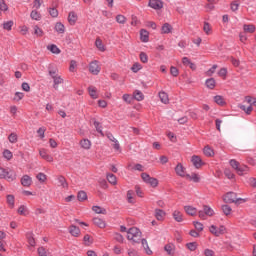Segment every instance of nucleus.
<instances>
[{"instance_id":"63","label":"nucleus","mask_w":256,"mask_h":256,"mask_svg":"<svg viewBox=\"0 0 256 256\" xmlns=\"http://www.w3.org/2000/svg\"><path fill=\"white\" fill-rule=\"evenodd\" d=\"M28 239V244L30 245V247H35L36 243H35V238L33 237V235L29 234L27 236Z\"/></svg>"},{"instance_id":"1","label":"nucleus","mask_w":256,"mask_h":256,"mask_svg":"<svg viewBox=\"0 0 256 256\" xmlns=\"http://www.w3.org/2000/svg\"><path fill=\"white\" fill-rule=\"evenodd\" d=\"M48 73L50 77L53 79V89H55V91H58L59 85H63V83H65V80L63 79V77L59 75V69L56 68L55 65L50 64L48 66Z\"/></svg>"},{"instance_id":"14","label":"nucleus","mask_w":256,"mask_h":256,"mask_svg":"<svg viewBox=\"0 0 256 256\" xmlns=\"http://www.w3.org/2000/svg\"><path fill=\"white\" fill-rule=\"evenodd\" d=\"M88 93L92 99H99V94L97 93V87L89 86Z\"/></svg>"},{"instance_id":"22","label":"nucleus","mask_w":256,"mask_h":256,"mask_svg":"<svg viewBox=\"0 0 256 256\" xmlns=\"http://www.w3.org/2000/svg\"><path fill=\"white\" fill-rule=\"evenodd\" d=\"M221 210L226 217H229V215H231V213H233V208H231V206H229L227 204L222 205Z\"/></svg>"},{"instance_id":"55","label":"nucleus","mask_w":256,"mask_h":256,"mask_svg":"<svg viewBox=\"0 0 256 256\" xmlns=\"http://www.w3.org/2000/svg\"><path fill=\"white\" fill-rule=\"evenodd\" d=\"M48 12L49 15H51L54 19H56V17H59V11L56 8H49Z\"/></svg>"},{"instance_id":"45","label":"nucleus","mask_w":256,"mask_h":256,"mask_svg":"<svg viewBox=\"0 0 256 256\" xmlns=\"http://www.w3.org/2000/svg\"><path fill=\"white\" fill-rule=\"evenodd\" d=\"M92 211H94V213H97L98 215H105L106 213V210L101 208L100 206H93Z\"/></svg>"},{"instance_id":"52","label":"nucleus","mask_w":256,"mask_h":256,"mask_svg":"<svg viewBox=\"0 0 256 256\" xmlns=\"http://www.w3.org/2000/svg\"><path fill=\"white\" fill-rule=\"evenodd\" d=\"M38 255L39 256H51V254L47 251V249L43 247L38 248Z\"/></svg>"},{"instance_id":"3","label":"nucleus","mask_w":256,"mask_h":256,"mask_svg":"<svg viewBox=\"0 0 256 256\" xmlns=\"http://www.w3.org/2000/svg\"><path fill=\"white\" fill-rule=\"evenodd\" d=\"M230 166L235 169L238 175H247V173H249L247 165H241L235 159L230 160Z\"/></svg>"},{"instance_id":"7","label":"nucleus","mask_w":256,"mask_h":256,"mask_svg":"<svg viewBox=\"0 0 256 256\" xmlns=\"http://www.w3.org/2000/svg\"><path fill=\"white\" fill-rule=\"evenodd\" d=\"M39 155H40L41 159H44V161H47V163H53V161H54L51 154H49V152H47V150L44 148L39 149Z\"/></svg>"},{"instance_id":"28","label":"nucleus","mask_w":256,"mask_h":256,"mask_svg":"<svg viewBox=\"0 0 256 256\" xmlns=\"http://www.w3.org/2000/svg\"><path fill=\"white\" fill-rule=\"evenodd\" d=\"M239 108L242 111H244V113H246V115H251V113L253 112V106H251V105L242 104L239 106Z\"/></svg>"},{"instance_id":"5","label":"nucleus","mask_w":256,"mask_h":256,"mask_svg":"<svg viewBox=\"0 0 256 256\" xmlns=\"http://www.w3.org/2000/svg\"><path fill=\"white\" fill-rule=\"evenodd\" d=\"M89 71L92 73V75H97L98 73H101V64H99V61L94 60L90 62Z\"/></svg>"},{"instance_id":"18","label":"nucleus","mask_w":256,"mask_h":256,"mask_svg":"<svg viewBox=\"0 0 256 256\" xmlns=\"http://www.w3.org/2000/svg\"><path fill=\"white\" fill-rule=\"evenodd\" d=\"M17 178V176L15 175V172H13L10 169H7V173L5 174L4 179H6V181H15V179Z\"/></svg>"},{"instance_id":"37","label":"nucleus","mask_w":256,"mask_h":256,"mask_svg":"<svg viewBox=\"0 0 256 256\" xmlns=\"http://www.w3.org/2000/svg\"><path fill=\"white\" fill-rule=\"evenodd\" d=\"M47 49L48 51H51V53H54L55 55H59V53H61V50L55 44L47 46Z\"/></svg>"},{"instance_id":"51","label":"nucleus","mask_w":256,"mask_h":256,"mask_svg":"<svg viewBox=\"0 0 256 256\" xmlns=\"http://www.w3.org/2000/svg\"><path fill=\"white\" fill-rule=\"evenodd\" d=\"M3 157L7 159V161H11V159H13V153L10 150H4Z\"/></svg>"},{"instance_id":"24","label":"nucleus","mask_w":256,"mask_h":256,"mask_svg":"<svg viewBox=\"0 0 256 256\" xmlns=\"http://www.w3.org/2000/svg\"><path fill=\"white\" fill-rule=\"evenodd\" d=\"M165 211L161 210V209H156L155 210V217L157 219V221H163L165 219Z\"/></svg>"},{"instance_id":"20","label":"nucleus","mask_w":256,"mask_h":256,"mask_svg":"<svg viewBox=\"0 0 256 256\" xmlns=\"http://www.w3.org/2000/svg\"><path fill=\"white\" fill-rule=\"evenodd\" d=\"M186 179L193 181L194 183H199V181H201V177L197 173H192L191 175L187 174Z\"/></svg>"},{"instance_id":"30","label":"nucleus","mask_w":256,"mask_h":256,"mask_svg":"<svg viewBox=\"0 0 256 256\" xmlns=\"http://www.w3.org/2000/svg\"><path fill=\"white\" fill-rule=\"evenodd\" d=\"M203 209L207 217H213V215H215V210H213V208H211L210 206L204 205Z\"/></svg>"},{"instance_id":"15","label":"nucleus","mask_w":256,"mask_h":256,"mask_svg":"<svg viewBox=\"0 0 256 256\" xmlns=\"http://www.w3.org/2000/svg\"><path fill=\"white\" fill-rule=\"evenodd\" d=\"M69 233L72 235V237H79V235H81V230L79 227L72 225L69 228Z\"/></svg>"},{"instance_id":"54","label":"nucleus","mask_w":256,"mask_h":256,"mask_svg":"<svg viewBox=\"0 0 256 256\" xmlns=\"http://www.w3.org/2000/svg\"><path fill=\"white\" fill-rule=\"evenodd\" d=\"M7 203L11 208L15 207V197L13 195H8Z\"/></svg>"},{"instance_id":"39","label":"nucleus","mask_w":256,"mask_h":256,"mask_svg":"<svg viewBox=\"0 0 256 256\" xmlns=\"http://www.w3.org/2000/svg\"><path fill=\"white\" fill-rule=\"evenodd\" d=\"M107 181L111 185H117V177L114 174H107Z\"/></svg>"},{"instance_id":"35","label":"nucleus","mask_w":256,"mask_h":256,"mask_svg":"<svg viewBox=\"0 0 256 256\" xmlns=\"http://www.w3.org/2000/svg\"><path fill=\"white\" fill-rule=\"evenodd\" d=\"M95 46L98 50H100L102 53L105 51V45L103 44V41L101 38H97L95 41Z\"/></svg>"},{"instance_id":"36","label":"nucleus","mask_w":256,"mask_h":256,"mask_svg":"<svg viewBox=\"0 0 256 256\" xmlns=\"http://www.w3.org/2000/svg\"><path fill=\"white\" fill-rule=\"evenodd\" d=\"M164 250L166 251V253H168L169 255H175V245L173 244H167L164 247Z\"/></svg>"},{"instance_id":"29","label":"nucleus","mask_w":256,"mask_h":256,"mask_svg":"<svg viewBox=\"0 0 256 256\" xmlns=\"http://www.w3.org/2000/svg\"><path fill=\"white\" fill-rule=\"evenodd\" d=\"M54 29L56 33H59V34L65 33V25H63V23L61 22H57L54 26Z\"/></svg>"},{"instance_id":"47","label":"nucleus","mask_w":256,"mask_h":256,"mask_svg":"<svg viewBox=\"0 0 256 256\" xmlns=\"http://www.w3.org/2000/svg\"><path fill=\"white\" fill-rule=\"evenodd\" d=\"M36 179H38L40 183H45V181H47V175H45L43 172H40L36 175Z\"/></svg>"},{"instance_id":"58","label":"nucleus","mask_w":256,"mask_h":256,"mask_svg":"<svg viewBox=\"0 0 256 256\" xmlns=\"http://www.w3.org/2000/svg\"><path fill=\"white\" fill-rule=\"evenodd\" d=\"M13 27V21H7L3 23V29H5L6 31H11Z\"/></svg>"},{"instance_id":"25","label":"nucleus","mask_w":256,"mask_h":256,"mask_svg":"<svg viewBox=\"0 0 256 256\" xmlns=\"http://www.w3.org/2000/svg\"><path fill=\"white\" fill-rule=\"evenodd\" d=\"M17 213H18V215H22L23 217H27V215H29V209L27 208V206L21 205L18 208Z\"/></svg>"},{"instance_id":"41","label":"nucleus","mask_w":256,"mask_h":256,"mask_svg":"<svg viewBox=\"0 0 256 256\" xmlns=\"http://www.w3.org/2000/svg\"><path fill=\"white\" fill-rule=\"evenodd\" d=\"M203 153L206 155V157H213V155H215V152L209 146L204 148Z\"/></svg>"},{"instance_id":"10","label":"nucleus","mask_w":256,"mask_h":256,"mask_svg":"<svg viewBox=\"0 0 256 256\" xmlns=\"http://www.w3.org/2000/svg\"><path fill=\"white\" fill-rule=\"evenodd\" d=\"M32 184L33 179L29 175H24L21 178V185H23V187H31Z\"/></svg>"},{"instance_id":"49","label":"nucleus","mask_w":256,"mask_h":256,"mask_svg":"<svg viewBox=\"0 0 256 256\" xmlns=\"http://www.w3.org/2000/svg\"><path fill=\"white\" fill-rule=\"evenodd\" d=\"M77 199L78 201H87V193L85 191L78 192Z\"/></svg>"},{"instance_id":"62","label":"nucleus","mask_w":256,"mask_h":256,"mask_svg":"<svg viewBox=\"0 0 256 256\" xmlns=\"http://www.w3.org/2000/svg\"><path fill=\"white\" fill-rule=\"evenodd\" d=\"M187 249L189 251H195L197 249V243L196 242H190L186 244Z\"/></svg>"},{"instance_id":"4","label":"nucleus","mask_w":256,"mask_h":256,"mask_svg":"<svg viewBox=\"0 0 256 256\" xmlns=\"http://www.w3.org/2000/svg\"><path fill=\"white\" fill-rule=\"evenodd\" d=\"M224 203H245L247 200L242 198H237V193L235 192H228L222 197Z\"/></svg>"},{"instance_id":"32","label":"nucleus","mask_w":256,"mask_h":256,"mask_svg":"<svg viewBox=\"0 0 256 256\" xmlns=\"http://www.w3.org/2000/svg\"><path fill=\"white\" fill-rule=\"evenodd\" d=\"M243 29L245 33H255V25L253 24H244Z\"/></svg>"},{"instance_id":"13","label":"nucleus","mask_w":256,"mask_h":256,"mask_svg":"<svg viewBox=\"0 0 256 256\" xmlns=\"http://www.w3.org/2000/svg\"><path fill=\"white\" fill-rule=\"evenodd\" d=\"M57 181H58V186L62 187V189H69V184L67 183V179H65V177L59 176L57 178Z\"/></svg>"},{"instance_id":"2","label":"nucleus","mask_w":256,"mask_h":256,"mask_svg":"<svg viewBox=\"0 0 256 256\" xmlns=\"http://www.w3.org/2000/svg\"><path fill=\"white\" fill-rule=\"evenodd\" d=\"M127 239L128 241H131V243H141L142 233L141 230L137 227H132L127 231Z\"/></svg>"},{"instance_id":"61","label":"nucleus","mask_w":256,"mask_h":256,"mask_svg":"<svg viewBox=\"0 0 256 256\" xmlns=\"http://www.w3.org/2000/svg\"><path fill=\"white\" fill-rule=\"evenodd\" d=\"M128 168L134 171H143V165L141 164L129 165Z\"/></svg>"},{"instance_id":"21","label":"nucleus","mask_w":256,"mask_h":256,"mask_svg":"<svg viewBox=\"0 0 256 256\" xmlns=\"http://www.w3.org/2000/svg\"><path fill=\"white\" fill-rule=\"evenodd\" d=\"M140 241H141L142 247L145 250V253L147 255H153V251H151V248H149V243L147 242V240L146 239H142Z\"/></svg>"},{"instance_id":"6","label":"nucleus","mask_w":256,"mask_h":256,"mask_svg":"<svg viewBox=\"0 0 256 256\" xmlns=\"http://www.w3.org/2000/svg\"><path fill=\"white\" fill-rule=\"evenodd\" d=\"M209 231L212 233V235H215V237H219L220 235H224L226 229L225 226H220L217 228V226L211 225Z\"/></svg>"},{"instance_id":"31","label":"nucleus","mask_w":256,"mask_h":256,"mask_svg":"<svg viewBox=\"0 0 256 256\" xmlns=\"http://www.w3.org/2000/svg\"><path fill=\"white\" fill-rule=\"evenodd\" d=\"M159 97L161 102L164 103V105L169 104V95H167L166 92H160Z\"/></svg>"},{"instance_id":"23","label":"nucleus","mask_w":256,"mask_h":256,"mask_svg":"<svg viewBox=\"0 0 256 256\" xmlns=\"http://www.w3.org/2000/svg\"><path fill=\"white\" fill-rule=\"evenodd\" d=\"M140 39L143 43L149 42V32L145 29L140 31Z\"/></svg>"},{"instance_id":"19","label":"nucleus","mask_w":256,"mask_h":256,"mask_svg":"<svg viewBox=\"0 0 256 256\" xmlns=\"http://www.w3.org/2000/svg\"><path fill=\"white\" fill-rule=\"evenodd\" d=\"M203 31L205 35H212L213 34V26L209 24V22L203 23Z\"/></svg>"},{"instance_id":"8","label":"nucleus","mask_w":256,"mask_h":256,"mask_svg":"<svg viewBox=\"0 0 256 256\" xmlns=\"http://www.w3.org/2000/svg\"><path fill=\"white\" fill-rule=\"evenodd\" d=\"M191 162L196 169H201V167H203V160L197 155L192 156Z\"/></svg>"},{"instance_id":"11","label":"nucleus","mask_w":256,"mask_h":256,"mask_svg":"<svg viewBox=\"0 0 256 256\" xmlns=\"http://www.w3.org/2000/svg\"><path fill=\"white\" fill-rule=\"evenodd\" d=\"M175 172L179 177H187V174L185 173V167H183V164L178 163L175 167Z\"/></svg>"},{"instance_id":"46","label":"nucleus","mask_w":256,"mask_h":256,"mask_svg":"<svg viewBox=\"0 0 256 256\" xmlns=\"http://www.w3.org/2000/svg\"><path fill=\"white\" fill-rule=\"evenodd\" d=\"M214 101L215 103H217V105H225V98H223V96L217 95L214 97Z\"/></svg>"},{"instance_id":"38","label":"nucleus","mask_w":256,"mask_h":256,"mask_svg":"<svg viewBox=\"0 0 256 256\" xmlns=\"http://www.w3.org/2000/svg\"><path fill=\"white\" fill-rule=\"evenodd\" d=\"M34 30V35H36V37H43V35H45V32L43 31V29L39 28V26L35 25L33 27Z\"/></svg>"},{"instance_id":"9","label":"nucleus","mask_w":256,"mask_h":256,"mask_svg":"<svg viewBox=\"0 0 256 256\" xmlns=\"http://www.w3.org/2000/svg\"><path fill=\"white\" fill-rule=\"evenodd\" d=\"M149 7L155 10L163 9V1L161 0H149Z\"/></svg>"},{"instance_id":"44","label":"nucleus","mask_w":256,"mask_h":256,"mask_svg":"<svg viewBox=\"0 0 256 256\" xmlns=\"http://www.w3.org/2000/svg\"><path fill=\"white\" fill-rule=\"evenodd\" d=\"M146 183L147 185H150V187H157V185H159V180H157L156 178L150 177Z\"/></svg>"},{"instance_id":"59","label":"nucleus","mask_w":256,"mask_h":256,"mask_svg":"<svg viewBox=\"0 0 256 256\" xmlns=\"http://www.w3.org/2000/svg\"><path fill=\"white\" fill-rule=\"evenodd\" d=\"M23 97H25V94H23L22 92H16L13 101L19 102L21 101V99H23Z\"/></svg>"},{"instance_id":"33","label":"nucleus","mask_w":256,"mask_h":256,"mask_svg":"<svg viewBox=\"0 0 256 256\" xmlns=\"http://www.w3.org/2000/svg\"><path fill=\"white\" fill-rule=\"evenodd\" d=\"M30 17L34 21H41V13H39L37 10H32L30 13Z\"/></svg>"},{"instance_id":"48","label":"nucleus","mask_w":256,"mask_h":256,"mask_svg":"<svg viewBox=\"0 0 256 256\" xmlns=\"http://www.w3.org/2000/svg\"><path fill=\"white\" fill-rule=\"evenodd\" d=\"M142 69L143 66L138 62L134 63L133 66L131 67V71H133V73H138V71H141Z\"/></svg>"},{"instance_id":"56","label":"nucleus","mask_w":256,"mask_h":256,"mask_svg":"<svg viewBox=\"0 0 256 256\" xmlns=\"http://www.w3.org/2000/svg\"><path fill=\"white\" fill-rule=\"evenodd\" d=\"M45 131H47V128H45V127H40L37 130V134L40 137V139H45Z\"/></svg>"},{"instance_id":"43","label":"nucleus","mask_w":256,"mask_h":256,"mask_svg":"<svg viewBox=\"0 0 256 256\" xmlns=\"http://www.w3.org/2000/svg\"><path fill=\"white\" fill-rule=\"evenodd\" d=\"M116 21L120 24V25H125L127 23V17L121 15V14H118L116 16Z\"/></svg>"},{"instance_id":"16","label":"nucleus","mask_w":256,"mask_h":256,"mask_svg":"<svg viewBox=\"0 0 256 256\" xmlns=\"http://www.w3.org/2000/svg\"><path fill=\"white\" fill-rule=\"evenodd\" d=\"M172 31H173V26H171V24H169V23L163 24V26L161 28L162 35H167V34L171 33Z\"/></svg>"},{"instance_id":"60","label":"nucleus","mask_w":256,"mask_h":256,"mask_svg":"<svg viewBox=\"0 0 256 256\" xmlns=\"http://www.w3.org/2000/svg\"><path fill=\"white\" fill-rule=\"evenodd\" d=\"M8 140H9L10 143H17V141H18V136H17V134L11 133V134L8 136Z\"/></svg>"},{"instance_id":"64","label":"nucleus","mask_w":256,"mask_h":256,"mask_svg":"<svg viewBox=\"0 0 256 256\" xmlns=\"http://www.w3.org/2000/svg\"><path fill=\"white\" fill-rule=\"evenodd\" d=\"M127 253H128V256H141L139 255V252L135 250V248H129Z\"/></svg>"},{"instance_id":"17","label":"nucleus","mask_w":256,"mask_h":256,"mask_svg":"<svg viewBox=\"0 0 256 256\" xmlns=\"http://www.w3.org/2000/svg\"><path fill=\"white\" fill-rule=\"evenodd\" d=\"M184 211L187 215H191V217H195V215H197V208L193 206H185Z\"/></svg>"},{"instance_id":"34","label":"nucleus","mask_w":256,"mask_h":256,"mask_svg":"<svg viewBox=\"0 0 256 256\" xmlns=\"http://www.w3.org/2000/svg\"><path fill=\"white\" fill-rule=\"evenodd\" d=\"M80 145H81L82 149H86V150L91 149V141H89V139L81 140Z\"/></svg>"},{"instance_id":"50","label":"nucleus","mask_w":256,"mask_h":256,"mask_svg":"<svg viewBox=\"0 0 256 256\" xmlns=\"http://www.w3.org/2000/svg\"><path fill=\"white\" fill-rule=\"evenodd\" d=\"M134 196H135V192H133V190H129L127 192V201H128V203H135V200L133 199Z\"/></svg>"},{"instance_id":"26","label":"nucleus","mask_w":256,"mask_h":256,"mask_svg":"<svg viewBox=\"0 0 256 256\" xmlns=\"http://www.w3.org/2000/svg\"><path fill=\"white\" fill-rule=\"evenodd\" d=\"M68 22L70 25H75L77 23V14L75 12H70L68 14Z\"/></svg>"},{"instance_id":"42","label":"nucleus","mask_w":256,"mask_h":256,"mask_svg":"<svg viewBox=\"0 0 256 256\" xmlns=\"http://www.w3.org/2000/svg\"><path fill=\"white\" fill-rule=\"evenodd\" d=\"M134 99H136V101H143V99H145V96L143 95V92L136 90L134 92Z\"/></svg>"},{"instance_id":"12","label":"nucleus","mask_w":256,"mask_h":256,"mask_svg":"<svg viewBox=\"0 0 256 256\" xmlns=\"http://www.w3.org/2000/svg\"><path fill=\"white\" fill-rule=\"evenodd\" d=\"M172 217L174 220L177 221V223H183V213H181V211L179 210H174L172 213Z\"/></svg>"},{"instance_id":"57","label":"nucleus","mask_w":256,"mask_h":256,"mask_svg":"<svg viewBox=\"0 0 256 256\" xmlns=\"http://www.w3.org/2000/svg\"><path fill=\"white\" fill-rule=\"evenodd\" d=\"M139 57H140L141 63H148L149 56H147V53L141 52Z\"/></svg>"},{"instance_id":"27","label":"nucleus","mask_w":256,"mask_h":256,"mask_svg":"<svg viewBox=\"0 0 256 256\" xmlns=\"http://www.w3.org/2000/svg\"><path fill=\"white\" fill-rule=\"evenodd\" d=\"M93 223L94 225H96V227H99L100 229H105L106 227L105 221H103V219L101 218H94Z\"/></svg>"},{"instance_id":"40","label":"nucleus","mask_w":256,"mask_h":256,"mask_svg":"<svg viewBox=\"0 0 256 256\" xmlns=\"http://www.w3.org/2000/svg\"><path fill=\"white\" fill-rule=\"evenodd\" d=\"M215 85H216V82L214 78H209L206 80V87L208 89H215Z\"/></svg>"},{"instance_id":"53","label":"nucleus","mask_w":256,"mask_h":256,"mask_svg":"<svg viewBox=\"0 0 256 256\" xmlns=\"http://www.w3.org/2000/svg\"><path fill=\"white\" fill-rule=\"evenodd\" d=\"M193 225H194L196 231H198L199 233H201V231H203V229H204L203 223H201V222L194 221Z\"/></svg>"}]
</instances>
